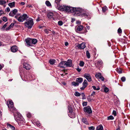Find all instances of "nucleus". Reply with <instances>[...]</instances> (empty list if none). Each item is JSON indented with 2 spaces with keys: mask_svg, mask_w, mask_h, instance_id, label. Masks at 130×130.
Here are the masks:
<instances>
[{
  "mask_svg": "<svg viewBox=\"0 0 130 130\" xmlns=\"http://www.w3.org/2000/svg\"><path fill=\"white\" fill-rule=\"evenodd\" d=\"M59 9L60 11H65L66 12H74V15H76L80 13L81 15L84 9L80 8H73L70 6L64 5H61L59 7Z\"/></svg>",
  "mask_w": 130,
  "mask_h": 130,
  "instance_id": "obj_1",
  "label": "nucleus"
},
{
  "mask_svg": "<svg viewBox=\"0 0 130 130\" xmlns=\"http://www.w3.org/2000/svg\"><path fill=\"white\" fill-rule=\"evenodd\" d=\"M14 119L19 125H21L25 123V121L23 117L20 115H15L14 114Z\"/></svg>",
  "mask_w": 130,
  "mask_h": 130,
  "instance_id": "obj_2",
  "label": "nucleus"
},
{
  "mask_svg": "<svg viewBox=\"0 0 130 130\" xmlns=\"http://www.w3.org/2000/svg\"><path fill=\"white\" fill-rule=\"evenodd\" d=\"M7 103L8 108L10 109V111L13 113L16 112V109L14 107L13 103L12 100H8L7 102Z\"/></svg>",
  "mask_w": 130,
  "mask_h": 130,
  "instance_id": "obj_3",
  "label": "nucleus"
},
{
  "mask_svg": "<svg viewBox=\"0 0 130 130\" xmlns=\"http://www.w3.org/2000/svg\"><path fill=\"white\" fill-rule=\"evenodd\" d=\"M25 26L29 28H31L34 24L32 19L31 18L27 20L25 23Z\"/></svg>",
  "mask_w": 130,
  "mask_h": 130,
  "instance_id": "obj_4",
  "label": "nucleus"
},
{
  "mask_svg": "<svg viewBox=\"0 0 130 130\" xmlns=\"http://www.w3.org/2000/svg\"><path fill=\"white\" fill-rule=\"evenodd\" d=\"M28 18L27 15L26 14H25L22 15H20L18 19V21L20 22H22L26 20Z\"/></svg>",
  "mask_w": 130,
  "mask_h": 130,
  "instance_id": "obj_5",
  "label": "nucleus"
},
{
  "mask_svg": "<svg viewBox=\"0 0 130 130\" xmlns=\"http://www.w3.org/2000/svg\"><path fill=\"white\" fill-rule=\"evenodd\" d=\"M84 77L86 79L88 82H90L92 81L91 77L90 74L85 73L84 75Z\"/></svg>",
  "mask_w": 130,
  "mask_h": 130,
  "instance_id": "obj_6",
  "label": "nucleus"
},
{
  "mask_svg": "<svg viewBox=\"0 0 130 130\" xmlns=\"http://www.w3.org/2000/svg\"><path fill=\"white\" fill-rule=\"evenodd\" d=\"M83 109L84 111L85 112L89 114L91 113L92 112V111L91 107L89 106L84 107Z\"/></svg>",
  "mask_w": 130,
  "mask_h": 130,
  "instance_id": "obj_7",
  "label": "nucleus"
},
{
  "mask_svg": "<svg viewBox=\"0 0 130 130\" xmlns=\"http://www.w3.org/2000/svg\"><path fill=\"white\" fill-rule=\"evenodd\" d=\"M31 40V39L29 38H27L25 39L26 45L27 46H33V45H32Z\"/></svg>",
  "mask_w": 130,
  "mask_h": 130,
  "instance_id": "obj_8",
  "label": "nucleus"
},
{
  "mask_svg": "<svg viewBox=\"0 0 130 130\" xmlns=\"http://www.w3.org/2000/svg\"><path fill=\"white\" fill-rule=\"evenodd\" d=\"M80 16L82 17L87 18L89 17V14L85 10L83 9Z\"/></svg>",
  "mask_w": 130,
  "mask_h": 130,
  "instance_id": "obj_9",
  "label": "nucleus"
},
{
  "mask_svg": "<svg viewBox=\"0 0 130 130\" xmlns=\"http://www.w3.org/2000/svg\"><path fill=\"white\" fill-rule=\"evenodd\" d=\"M66 66L68 67H71L72 66V60L71 59H68L66 61Z\"/></svg>",
  "mask_w": 130,
  "mask_h": 130,
  "instance_id": "obj_10",
  "label": "nucleus"
},
{
  "mask_svg": "<svg viewBox=\"0 0 130 130\" xmlns=\"http://www.w3.org/2000/svg\"><path fill=\"white\" fill-rule=\"evenodd\" d=\"M82 84L83 86L80 88V89L82 90H83L88 85V84L87 81L86 79H85Z\"/></svg>",
  "mask_w": 130,
  "mask_h": 130,
  "instance_id": "obj_11",
  "label": "nucleus"
},
{
  "mask_svg": "<svg viewBox=\"0 0 130 130\" xmlns=\"http://www.w3.org/2000/svg\"><path fill=\"white\" fill-rule=\"evenodd\" d=\"M17 11L18 10L17 9H15L10 12L9 14V15L11 17H14V15L16 14Z\"/></svg>",
  "mask_w": 130,
  "mask_h": 130,
  "instance_id": "obj_12",
  "label": "nucleus"
},
{
  "mask_svg": "<svg viewBox=\"0 0 130 130\" xmlns=\"http://www.w3.org/2000/svg\"><path fill=\"white\" fill-rule=\"evenodd\" d=\"M85 43L84 42H83L81 44H79L77 47L79 49H83L86 47Z\"/></svg>",
  "mask_w": 130,
  "mask_h": 130,
  "instance_id": "obj_13",
  "label": "nucleus"
},
{
  "mask_svg": "<svg viewBox=\"0 0 130 130\" xmlns=\"http://www.w3.org/2000/svg\"><path fill=\"white\" fill-rule=\"evenodd\" d=\"M23 66L24 68L26 69V70H29L30 68V66L29 64H28V63H27V62H24L23 63Z\"/></svg>",
  "mask_w": 130,
  "mask_h": 130,
  "instance_id": "obj_14",
  "label": "nucleus"
},
{
  "mask_svg": "<svg viewBox=\"0 0 130 130\" xmlns=\"http://www.w3.org/2000/svg\"><path fill=\"white\" fill-rule=\"evenodd\" d=\"M66 61H61L59 63L58 66L60 68H64V66H66Z\"/></svg>",
  "mask_w": 130,
  "mask_h": 130,
  "instance_id": "obj_15",
  "label": "nucleus"
},
{
  "mask_svg": "<svg viewBox=\"0 0 130 130\" xmlns=\"http://www.w3.org/2000/svg\"><path fill=\"white\" fill-rule=\"evenodd\" d=\"M11 51L13 52H15L18 50V48L16 46H13L11 48Z\"/></svg>",
  "mask_w": 130,
  "mask_h": 130,
  "instance_id": "obj_16",
  "label": "nucleus"
},
{
  "mask_svg": "<svg viewBox=\"0 0 130 130\" xmlns=\"http://www.w3.org/2000/svg\"><path fill=\"white\" fill-rule=\"evenodd\" d=\"M83 28V26L81 25L77 26L76 30V31L77 32L81 30Z\"/></svg>",
  "mask_w": 130,
  "mask_h": 130,
  "instance_id": "obj_17",
  "label": "nucleus"
},
{
  "mask_svg": "<svg viewBox=\"0 0 130 130\" xmlns=\"http://www.w3.org/2000/svg\"><path fill=\"white\" fill-rule=\"evenodd\" d=\"M15 3L14 2L10 3L8 4V6L10 8H12L15 7Z\"/></svg>",
  "mask_w": 130,
  "mask_h": 130,
  "instance_id": "obj_18",
  "label": "nucleus"
},
{
  "mask_svg": "<svg viewBox=\"0 0 130 130\" xmlns=\"http://www.w3.org/2000/svg\"><path fill=\"white\" fill-rule=\"evenodd\" d=\"M83 80V79L81 77H78L76 79V81L78 83H81Z\"/></svg>",
  "mask_w": 130,
  "mask_h": 130,
  "instance_id": "obj_19",
  "label": "nucleus"
},
{
  "mask_svg": "<svg viewBox=\"0 0 130 130\" xmlns=\"http://www.w3.org/2000/svg\"><path fill=\"white\" fill-rule=\"evenodd\" d=\"M68 115L71 118H74L76 116L75 113H69L68 114Z\"/></svg>",
  "mask_w": 130,
  "mask_h": 130,
  "instance_id": "obj_20",
  "label": "nucleus"
},
{
  "mask_svg": "<svg viewBox=\"0 0 130 130\" xmlns=\"http://www.w3.org/2000/svg\"><path fill=\"white\" fill-rule=\"evenodd\" d=\"M14 23H12L8 27L6 28V30L7 31L8 30H9L11 28H13V26L14 25Z\"/></svg>",
  "mask_w": 130,
  "mask_h": 130,
  "instance_id": "obj_21",
  "label": "nucleus"
},
{
  "mask_svg": "<svg viewBox=\"0 0 130 130\" xmlns=\"http://www.w3.org/2000/svg\"><path fill=\"white\" fill-rule=\"evenodd\" d=\"M7 127L9 128H10L11 129L13 130H15V128L13 126L9 124H7Z\"/></svg>",
  "mask_w": 130,
  "mask_h": 130,
  "instance_id": "obj_22",
  "label": "nucleus"
},
{
  "mask_svg": "<svg viewBox=\"0 0 130 130\" xmlns=\"http://www.w3.org/2000/svg\"><path fill=\"white\" fill-rule=\"evenodd\" d=\"M31 42L32 45L35 44L37 42V40L36 39H31Z\"/></svg>",
  "mask_w": 130,
  "mask_h": 130,
  "instance_id": "obj_23",
  "label": "nucleus"
},
{
  "mask_svg": "<svg viewBox=\"0 0 130 130\" xmlns=\"http://www.w3.org/2000/svg\"><path fill=\"white\" fill-rule=\"evenodd\" d=\"M103 126L102 125H100L97 127L96 130H103Z\"/></svg>",
  "mask_w": 130,
  "mask_h": 130,
  "instance_id": "obj_24",
  "label": "nucleus"
},
{
  "mask_svg": "<svg viewBox=\"0 0 130 130\" xmlns=\"http://www.w3.org/2000/svg\"><path fill=\"white\" fill-rule=\"evenodd\" d=\"M6 2V1L4 0H0V5H3L5 4Z\"/></svg>",
  "mask_w": 130,
  "mask_h": 130,
  "instance_id": "obj_25",
  "label": "nucleus"
},
{
  "mask_svg": "<svg viewBox=\"0 0 130 130\" xmlns=\"http://www.w3.org/2000/svg\"><path fill=\"white\" fill-rule=\"evenodd\" d=\"M82 121L86 124H88V123L87 121V119L86 118H83Z\"/></svg>",
  "mask_w": 130,
  "mask_h": 130,
  "instance_id": "obj_26",
  "label": "nucleus"
},
{
  "mask_svg": "<svg viewBox=\"0 0 130 130\" xmlns=\"http://www.w3.org/2000/svg\"><path fill=\"white\" fill-rule=\"evenodd\" d=\"M53 13H48L47 16L49 18H52L53 16Z\"/></svg>",
  "mask_w": 130,
  "mask_h": 130,
  "instance_id": "obj_27",
  "label": "nucleus"
},
{
  "mask_svg": "<svg viewBox=\"0 0 130 130\" xmlns=\"http://www.w3.org/2000/svg\"><path fill=\"white\" fill-rule=\"evenodd\" d=\"M55 60L54 59H51L50 60L49 62L51 64H53L55 62Z\"/></svg>",
  "mask_w": 130,
  "mask_h": 130,
  "instance_id": "obj_28",
  "label": "nucleus"
},
{
  "mask_svg": "<svg viewBox=\"0 0 130 130\" xmlns=\"http://www.w3.org/2000/svg\"><path fill=\"white\" fill-rule=\"evenodd\" d=\"M72 84L73 85L75 86H77L79 85V83H78L77 82H73L72 83Z\"/></svg>",
  "mask_w": 130,
  "mask_h": 130,
  "instance_id": "obj_29",
  "label": "nucleus"
},
{
  "mask_svg": "<svg viewBox=\"0 0 130 130\" xmlns=\"http://www.w3.org/2000/svg\"><path fill=\"white\" fill-rule=\"evenodd\" d=\"M101 74L100 73H98L96 74L95 75V77L97 78H99L100 77V76H101Z\"/></svg>",
  "mask_w": 130,
  "mask_h": 130,
  "instance_id": "obj_30",
  "label": "nucleus"
},
{
  "mask_svg": "<svg viewBox=\"0 0 130 130\" xmlns=\"http://www.w3.org/2000/svg\"><path fill=\"white\" fill-rule=\"evenodd\" d=\"M86 54L87 57L88 58H89L90 57V53L88 51H87L86 52Z\"/></svg>",
  "mask_w": 130,
  "mask_h": 130,
  "instance_id": "obj_31",
  "label": "nucleus"
},
{
  "mask_svg": "<svg viewBox=\"0 0 130 130\" xmlns=\"http://www.w3.org/2000/svg\"><path fill=\"white\" fill-rule=\"evenodd\" d=\"M45 4L47 6H51L50 3L48 1H46Z\"/></svg>",
  "mask_w": 130,
  "mask_h": 130,
  "instance_id": "obj_32",
  "label": "nucleus"
},
{
  "mask_svg": "<svg viewBox=\"0 0 130 130\" xmlns=\"http://www.w3.org/2000/svg\"><path fill=\"white\" fill-rule=\"evenodd\" d=\"M84 62L82 61H80V63L79 64V65L81 67H83L84 66Z\"/></svg>",
  "mask_w": 130,
  "mask_h": 130,
  "instance_id": "obj_33",
  "label": "nucleus"
},
{
  "mask_svg": "<svg viewBox=\"0 0 130 130\" xmlns=\"http://www.w3.org/2000/svg\"><path fill=\"white\" fill-rule=\"evenodd\" d=\"M81 94H80L77 91L75 92V93H74L75 95L77 96H80Z\"/></svg>",
  "mask_w": 130,
  "mask_h": 130,
  "instance_id": "obj_34",
  "label": "nucleus"
},
{
  "mask_svg": "<svg viewBox=\"0 0 130 130\" xmlns=\"http://www.w3.org/2000/svg\"><path fill=\"white\" fill-rule=\"evenodd\" d=\"M20 16V13H18L14 17V18L17 19L18 20V19L19 18V17Z\"/></svg>",
  "mask_w": 130,
  "mask_h": 130,
  "instance_id": "obj_35",
  "label": "nucleus"
},
{
  "mask_svg": "<svg viewBox=\"0 0 130 130\" xmlns=\"http://www.w3.org/2000/svg\"><path fill=\"white\" fill-rule=\"evenodd\" d=\"M97 64L98 65H102L103 62L101 60H100L98 61L97 62Z\"/></svg>",
  "mask_w": 130,
  "mask_h": 130,
  "instance_id": "obj_36",
  "label": "nucleus"
},
{
  "mask_svg": "<svg viewBox=\"0 0 130 130\" xmlns=\"http://www.w3.org/2000/svg\"><path fill=\"white\" fill-rule=\"evenodd\" d=\"M114 119V117L112 116H110L107 117L108 120H112Z\"/></svg>",
  "mask_w": 130,
  "mask_h": 130,
  "instance_id": "obj_37",
  "label": "nucleus"
},
{
  "mask_svg": "<svg viewBox=\"0 0 130 130\" xmlns=\"http://www.w3.org/2000/svg\"><path fill=\"white\" fill-rule=\"evenodd\" d=\"M107 7H106L104 6L102 8V10L103 12H105L107 10Z\"/></svg>",
  "mask_w": 130,
  "mask_h": 130,
  "instance_id": "obj_38",
  "label": "nucleus"
},
{
  "mask_svg": "<svg viewBox=\"0 0 130 130\" xmlns=\"http://www.w3.org/2000/svg\"><path fill=\"white\" fill-rule=\"evenodd\" d=\"M117 72L119 74L121 73L122 72V70L120 69H117Z\"/></svg>",
  "mask_w": 130,
  "mask_h": 130,
  "instance_id": "obj_39",
  "label": "nucleus"
},
{
  "mask_svg": "<svg viewBox=\"0 0 130 130\" xmlns=\"http://www.w3.org/2000/svg\"><path fill=\"white\" fill-rule=\"evenodd\" d=\"M44 31L47 34H48L50 31H51V30L47 29H45L44 30Z\"/></svg>",
  "mask_w": 130,
  "mask_h": 130,
  "instance_id": "obj_40",
  "label": "nucleus"
},
{
  "mask_svg": "<svg viewBox=\"0 0 130 130\" xmlns=\"http://www.w3.org/2000/svg\"><path fill=\"white\" fill-rule=\"evenodd\" d=\"M68 110L69 111V113H70L72 112L73 110L72 108L71 107H68Z\"/></svg>",
  "mask_w": 130,
  "mask_h": 130,
  "instance_id": "obj_41",
  "label": "nucleus"
},
{
  "mask_svg": "<svg viewBox=\"0 0 130 130\" xmlns=\"http://www.w3.org/2000/svg\"><path fill=\"white\" fill-rule=\"evenodd\" d=\"M58 24L59 25L61 26L63 24V22L62 21H59L58 22Z\"/></svg>",
  "mask_w": 130,
  "mask_h": 130,
  "instance_id": "obj_42",
  "label": "nucleus"
},
{
  "mask_svg": "<svg viewBox=\"0 0 130 130\" xmlns=\"http://www.w3.org/2000/svg\"><path fill=\"white\" fill-rule=\"evenodd\" d=\"M89 129L90 130H94L95 128L93 126H91L89 127Z\"/></svg>",
  "mask_w": 130,
  "mask_h": 130,
  "instance_id": "obj_43",
  "label": "nucleus"
},
{
  "mask_svg": "<svg viewBox=\"0 0 130 130\" xmlns=\"http://www.w3.org/2000/svg\"><path fill=\"white\" fill-rule=\"evenodd\" d=\"M3 21L5 22H6L7 21V18L5 17H3V18L2 19Z\"/></svg>",
  "mask_w": 130,
  "mask_h": 130,
  "instance_id": "obj_44",
  "label": "nucleus"
},
{
  "mask_svg": "<svg viewBox=\"0 0 130 130\" xmlns=\"http://www.w3.org/2000/svg\"><path fill=\"white\" fill-rule=\"evenodd\" d=\"M27 116L28 118H30L31 117V115L30 113L28 112L27 114Z\"/></svg>",
  "mask_w": 130,
  "mask_h": 130,
  "instance_id": "obj_45",
  "label": "nucleus"
},
{
  "mask_svg": "<svg viewBox=\"0 0 130 130\" xmlns=\"http://www.w3.org/2000/svg\"><path fill=\"white\" fill-rule=\"evenodd\" d=\"M87 102H84L83 103V106H86L87 105Z\"/></svg>",
  "mask_w": 130,
  "mask_h": 130,
  "instance_id": "obj_46",
  "label": "nucleus"
},
{
  "mask_svg": "<svg viewBox=\"0 0 130 130\" xmlns=\"http://www.w3.org/2000/svg\"><path fill=\"white\" fill-rule=\"evenodd\" d=\"M109 91L108 88L107 87H105L104 89V91L105 92H107Z\"/></svg>",
  "mask_w": 130,
  "mask_h": 130,
  "instance_id": "obj_47",
  "label": "nucleus"
},
{
  "mask_svg": "<svg viewBox=\"0 0 130 130\" xmlns=\"http://www.w3.org/2000/svg\"><path fill=\"white\" fill-rule=\"evenodd\" d=\"M118 32L119 33H121L122 31V30L120 28H119L118 30Z\"/></svg>",
  "mask_w": 130,
  "mask_h": 130,
  "instance_id": "obj_48",
  "label": "nucleus"
},
{
  "mask_svg": "<svg viewBox=\"0 0 130 130\" xmlns=\"http://www.w3.org/2000/svg\"><path fill=\"white\" fill-rule=\"evenodd\" d=\"M8 24V23H7L5 24H4V26H3L2 28H5L7 26Z\"/></svg>",
  "mask_w": 130,
  "mask_h": 130,
  "instance_id": "obj_49",
  "label": "nucleus"
},
{
  "mask_svg": "<svg viewBox=\"0 0 130 130\" xmlns=\"http://www.w3.org/2000/svg\"><path fill=\"white\" fill-rule=\"evenodd\" d=\"M35 124H36L38 126H39L40 125V123L38 122H35Z\"/></svg>",
  "mask_w": 130,
  "mask_h": 130,
  "instance_id": "obj_50",
  "label": "nucleus"
},
{
  "mask_svg": "<svg viewBox=\"0 0 130 130\" xmlns=\"http://www.w3.org/2000/svg\"><path fill=\"white\" fill-rule=\"evenodd\" d=\"M82 99H86V98L84 93H83V95H82Z\"/></svg>",
  "mask_w": 130,
  "mask_h": 130,
  "instance_id": "obj_51",
  "label": "nucleus"
},
{
  "mask_svg": "<svg viewBox=\"0 0 130 130\" xmlns=\"http://www.w3.org/2000/svg\"><path fill=\"white\" fill-rule=\"evenodd\" d=\"M112 114L113 115L115 116L116 115V111L113 110L112 112Z\"/></svg>",
  "mask_w": 130,
  "mask_h": 130,
  "instance_id": "obj_52",
  "label": "nucleus"
},
{
  "mask_svg": "<svg viewBox=\"0 0 130 130\" xmlns=\"http://www.w3.org/2000/svg\"><path fill=\"white\" fill-rule=\"evenodd\" d=\"M87 98L88 101L89 102H90L92 100V99H91L90 98V96L88 97Z\"/></svg>",
  "mask_w": 130,
  "mask_h": 130,
  "instance_id": "obj_53",
  "label": "nucleus"
},
{
  "mask_svg": "<svg viewBox=\"0 0 130 130\" xmlns=\"http://www.w3.org/2000/svg\"><path fill=\"white\" fill-rule=\"evenodd\" d=\"M121 80L122 82H124L125 80V78L124 77H122L121 78Z\"/></svg>",
  "mask_w": 130,
  "mask_h": 130,
  "instance_id": "obj_54",
  "label": "nucleus"
},
{
  "mask_svg": "<svg viewBox=\"0 0 130 130\" xmlns=\"http://www.w3.org/2000/svg\"><path fill=\"white\" fill-rule=\"evenodd\" d=\"M61 0H55V2L57 4L59 3Z\"/></svg>",
  "mask_w": 130,
  "mask_h": 130,
  "instance_id": "obj_55",
  "label": "nucleus"
},
{
  "mask_svg": "<svg viewBox=\"0 0 130 130\" xmlns=\"http://www.w3.org/2000/svg\"><path fill=\"white\" fill-rule=\"evenodd\" d=\"M76 70L77 71L79 72H80L81 70V69L80 68H79L78 67L77 68Z\"/></svg>",
  "mask_w": 130,
  "mask_h": 130,
  "instance_id": "obj_56",
  "label": "nucleus"
},
{
  "mask_svg": "<svg viewBox=\"0 0 130 130\" xmlns=\"http://www.w3.org/2000/svg\"><path fill=\"white\" fill-rule=\"evenodd\" d=\"M6 11L7 12H9L10 11V9L9 7H8L6 9Z\"/></svg>",
  "mask_w": 130,
  "mask_h": 130,
  "instance_id": "obj_57",
  "label": "nucleus"
},
{
  "mask_svg": "<svg viewBox=\"0 0 130 130\" xmlns=\"http://www.w3.org/2000/svg\"><path fill=\"white\" fill-rule=\"evenodd\" d=\"M99 79H101L102 81H103L104 80V78L102 76H100V77Z\"/></svg>",
  "mask_w": 130,
  "mask_h": 130,
  "instance_id": "obj_58",
  "label": "nucleus"
},
{
  "mask_svg": "<svg viewBox=\"0 0 130 130\" xmlns=\"http://www.w3.org/2000/svg\"><path fill=\"white\" fill-rule=\"evenodd\" d=\"M4 13V11L2 10H0V16L2 15V14Z\"/></svg>",
  "mask_w": 130,
  "mask_h": 130,
  "instance_id": "obj_59",
  "label": "nucleus"
},
{
  "mask_svg": "<svg viewBox=\"0 0 130 130\" xmlns=\"http://www.w3.org/2000/svg\"><path fill=\"white\" fill-rule=\"evenodd\" d=\"M86 27L87 28V29L88 30L90 28V26H89L87 24H86Z\"/></svg>",
  "mask_w": 130,
  "mask_h": 130,
  "instance_id": "obj_60",
  "label": "nucleus"
},
{
  "mask_svg": "<svg viewBox=\"0 0 130 130\" xmlns=\"http://www.w3.org/2000/svg\"><path fill=\"white\" fill-rule=\"evenodd\" d=\"M92 87L93 88V89L94 90H96V88L95 86H92Z\"/></svg>",
  "mask_w": 130,
  "mask_h": 130,
  "instance_id": "obj_61",
  "label": "nucleus"
},
{
  "mask_svg": "<svg viewBox=\"0 0 130 130\" xmlns=\"http://www.w3.org/2000/svg\"><path fill=\"white\" fill-rule=\"evenodd\" d=\"M95 94V92L94 91H93L92 93L91 94V95L92 96L93 95Z\"/></svg>",
  "mask_w": 130,
  "mask_h": 130,
  "instance_id": "obj_62",
  "label": "nucleus"
},
{
  "mask_svg": "<svg viewBox=\"0 0 130 130\" xmlns=\"http://www.w3.org/2000/svg\"><path fill=\"white\" fill-rule=\"evenodd\" d=\"M20 4L22 5H23L25 4V3L24 2H21V3Z\"/></svg>",
  "mask_w": 130,
  "mask_h": 130,
  "instance_id": "obj_63",
  "label": "nucleus"
},
{
  "mask_svg": "<svg viewBox=\"0 0 130 130\" xmlns=\"http://www.w3.org/2000/svg\"><path fill=\"white\" fill-rule=\"evenodd\" d=\"M68 44V43L67 42H66L65 43V45L67 46Z\"/></svg>",
  "mask_w": 130,
  "mask_h": 130,
  "instance_id": "obj_64",
  "label": "nucleus"
}]
</instances>
